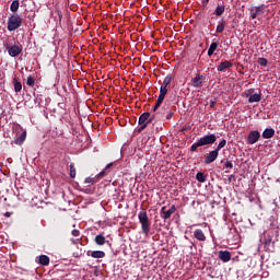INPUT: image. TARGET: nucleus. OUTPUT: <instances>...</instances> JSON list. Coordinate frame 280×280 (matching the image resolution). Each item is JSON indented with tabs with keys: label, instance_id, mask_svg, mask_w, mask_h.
Listing matches in <instances>:
<instances>
[{
	"label": "nucleus",
	"instance_id": "de8ad7c7",
	"mask_svg": "<svg viewBox=\"0 0 280 280\" xmlns=\"http://www.w3.org/2000/svg\"><path fill=\"white\" fill-rule=\"evenodd\" d=\"M4 215H5V218H10V215H12V213L11 212H5Z\"/></svg>",
	"mask_w": 280,
	"mask_h": 280
},
{
	"label": "nucleus",
	"instance_id": "b1692460",
	"mask_svg": "<svg viewBox=\"0 0 280 280\" xmlns=\"http://www.w3.org/2000/svg\"><path fill=\"white\" fill-rule=\"evenodd\" d=\"M196 179L198 183H207V175H205L202 172H199L196 174Z\"/></svg>",
	"mask_w": 280,
	"mask_h": 280
},
{
	"label": "nucleus",
	"instance_id": "5701e85b",
	"mask_svg": "<svg viewBox=\"0 0 280 280\" xmlns=\"http://www.w3.org/2000/svg\"><path fill=\"white\" fill-rule=\"evenodd\" d=\"M39 264L42 266H49V256L47 255H40L39 256Z\"/></svg>",
	"mask_w": 280,
	"mask_h": 280
},
{
	"label": "nucleus",
	"instance_id": "2f4dec72",
	"mask_svg": "<svg viewBox=\"0 0 280 280\" xmlns=\"http://www.w3.org/2000/svg\"><path fill=\"white\" fill-rule=\"evenodd\" d=\"M198 148H202L199 141H197L196 143L191 144L190 152H196V150H198Z\"/></svg>",
	"mask_w": 280,
	"mask_h": 280
},
{
	"label": "nucleus",
	"instance_id": "79ce46f5",
	"mask_svg": "<svg viewBox=\"0 0 280 280\" xmlns=\"http://www.w3.org/2000/svg\"><path fill=\"white\" fill-rule=\"evenodd\" d=\"M160 107H161V105H159V103H155V105L153 107V113H156V110H159Z\"/></svg>",
	"mask_w": 280,
	"mask_h": 280
},
{
	"label": "nucleus",
	"instance_id": "9d476101",
	"mask_svg": "<svg viewBox=\"0 0 280 280\" xmlns=\"http://www.w3.org/2000/svg\"><path fill=\"white\" fill-rule=\"evenodd\" d=\"M218 156H220V152L214 149L208 153L203 163H206V165H211V163H215V161H218Z\"/></svg>",
	"mask_w": 280,
	"mask_h": 280
},
{
	"label": "nucleus",
	"instance_id": "bb28decb",
	"mask_svg": "<svg viewBox=\"0 0 280 280\" xmlns=\"http://www.w3.org/2000/svg\"><path fill=\"white\" fill-rule=\"evenodd\" d=\"M19 5H21L19 0H14L10 5L11 12H19Z\"/></svg>",
	"mask_w": 280,
	"mask_h": 280
},
{
	"label": "nucleus",
	"instance_id": "0eeeda50",
	"mask_svg": "<svg viewBox=\"0 0 280 280\" xmlns=\"http://www.w3.org/2000/svg\"><path fill=\"white\" fill-rule=\"evenodd\" d=\"M156 117H159L156 114H153V115L151 116L149 112H144V113L139 117L138 124H139V125L147 124V126H148L149 124H152V121H154V119H156Z\"/></svg>",
	"mask_w": 280,
	"mask_h": 280
},
{
	"label": "nucleus",
	"instance_id": "cd10ccee",
	"mask_svg": "<svg viewBox=\"0 0 280 280\" xmlns=\"http://www.w3.org/2000/svg\"><path fill=\"white\" fill-rule=\"evenodd\" d=\"M225 145H226V139H222L214 150L220 152V150H222V148H224Z\"/></svg>",
	"mask_w": 280,
	"mask_h": 280
},
{
	"label": "nucleus",
	"instance_id": "9b49d317",
	"mask_svg": "<svg viewBox=\"0 0 280 280\" xmlns=\"http://www.w3.org/2000/svg\"><path fill=\"white\" fill-rule=\"evenodd\" d=\"M160 213L162 220H170L172 218V213H176V206L172 205L168 210H165V207H162Z\"/></svg>",
	"mask_w": 280,
	"mask_h": 280
},
{
	"label": "nucleus",
	"instance_id": "c85d7f7f",
	"mask_svg": "<svg viewBox=\"0 0 280 280\" xmlns=\"http://www.w3.org/2000/svg\"><path fill=\"white\" fill-rule=\"evenodd\" d=\"M70 178H75V164H70Z\"/></svg>",
	"mask_w": 280,
	"mask_h": 280
},
{
	"label": "nucleus",
	"instance_id": "37998d69",
	"mask_svg": "<svg viewBox=\"0 0 280 280\" xmlns=\"http://www.w3.org/2000/svg\"><path fill=\"white\" fill-rule=\"evenodd\" d=\"M233 179H235V175H230L229 178H228L229 183H232Z\"/></svg>",
	"mask_w": 280,
	"mask_h": 280
},
{
	"label": "nucleus",
	"instance_id": "473e14b6",
	"mask_svg": "<svg viewBox=\"0 0 280 280\" xmlns=\"http://www.w3.org/2000/svg\"><path fill=\"white\" fill-rule=\"evenodd\" d=\"M167 91H168L167 88H165L164 85H161V88H160V95L165 97V95H167Z\"/></svg>",
	"mask_w": 280,
	"mask_h": 280
},
{
	"label": "nucleus",
	"instance_id": "7c9ffc66",
	"mask_svg": "<svg viewBox=\"0 0 280 280\" xmlns=\"http://www.w3.org/2000/svg\"><path fill=\"white\" fill-rule=\"evenodd\" d=\"M258 65H260V67H268V59L266 58H259L258 59Z\"/></svg>",
	"mask_w": 280,
	"mask_h": 280
},
{
	"label": "nucleus",
	"instance_id": "6e6552de",
	"mask_svg": "<svg viewBox=\"0 0 280 280\" xmlns=\"http://www.w3.org/2000/svg\"><path fill=\"white\" fill-rule=\"evenodd\" d=\"M205 80H207V75L205 74H196L195 78L190 80L191 85L195 89H202V84H205Z\"/></svg>",
	"mask_w": 280,
	"mask_h": 280
},
{
	"label": "nucleus",
	"instance_id": "4468645a",
	"mask_svg": "<svg viewBox=\"0 0 280 280\" xmlns=\"http://www.w3.org/2000/svg\"><path fill=\"white\" fill-rule=\"evenodd\" d=\"M219 259H221V261H223V264H228V261H231V252L220 250L219 252Z\"/></svg>",
	"mask_w": 280,
	"mask_h": 280
},
{
	"label": "nucleus",
	"instance_id": "f03ea898",
	"mask_svg": "<svg viewBox=\"0 0 280 280\" xmlns=\"http://www.w3.org/2000/svg\"><path fill=\"white\" fill-rule=\"evenodd\" d=\"M23 25V18L19 14H11L7 21L8 32H16Z\"/></svg>",
	"mask_w": 280,
	"mask_h": 280
},
{
	"label": "nucleus",
	"instance_id": "49530a36",
	"mask_svg": "<svg viewBox=\"0 0 280 280\" xmlns=\"http://www.w3.org/2000/svg\"><path fill=\"white\" fill-rule=\"evenodd\" d=\"M110 167H113V163L107 164L105 170H110Z\"/></svg>",
	"mask_w": 280,
	"mask_h": 280
},
{
	"label": "nucleus",
	"instance_id": "f3484780",
	"mask_svg": "<svg viewBox=\"0 0 280 280\" xmlns=\"http://www.w3.org/2000/svg\"><path fill=\"white\" fill-rule=\"evenodd\" d=\"M275 137V129L267 128L262 131V139H272Z\"/></svg>",
	"mask_w": 280,
	"mask_h": 280
},
{
	"label": "nucleus",
	"instance_id": "ddd939ff",
	"mask_svg": "<svg viewBox=\"0 0 280 280\" xmlns=\"http://www.w3.org/2000/svg\"><path fill=\"white\" fill-rule=\"evenodd\" d=\"M86 255L93 259H104V257H106V253L104 250H88Z\"/></svg>",
	"mask_w": 280,
	"mask_h": 280
},
{
	"label": "nucleus",
	"instance_id": "dca6fc26",
	"mask_svg": "<svg viewBox=\"0 0 280 280\" xmlns=\"http://www.w3.org/2000/svg\"><path fill=\"white\" fill-rule=\"evenodd\" d=\"M194 238L198 240V242H207V236L205 235V232H202V230L200 229L194 231Z\"/></svg>",
	"mask_w": 280,
	"mask_h": 280
},
{
	"label": "nucleus",
	"instance_id": "58836bf2",
	"mask_svg": "<svg viewBox=\"0 0 280 280\" xmlns=\"http://www.w3.org/2000/svg\"><path fill=\"white\" fill-rule=\"evenodd\" d=\"M272 244V237H268L265 240V246H270Z\"/></svg>",
	"mask_w": 280,
	"mask_h": 280
},
{
	"label": "nucleus",
	"instance_id": "2eb2a0df",
	"mask_svg": "<svg viewBox=\"0 0 280 280\" xmlns=\"http://www.w3.org/2000/svg\"><path fill=\"white\" fill-rule=\"evenodd\" d=\"M217 69L218 71H226L229 69H233V62H231L230 60L222 61Z\"/></svg>",
	"mask_w": 280,
	"mask_h": 280
},
{
	"label": "nucleus",
	"instance_id": "09e8293b",
	"mask_svg": "<svg viewBox=\"0 0 280 280\" xmlns=\"http://www.w3.org/2000/svg\"><path fill=\"white\" fill-rule=\"evenodd\" d=\"M58 16H59V20H62V13L60 11H58Z\"/></svg>",
	"mask_w": 280,
	"mask_h": 280
},
{
	"label": "nucleus",
	"instance_id": "f704fd0d",
	"mask_svg": "<svg viewBox=\"0 0 280 280\" xmlns=\"http://www.w3.org/2000/svg\"><path fill=\"white\" fill-rule=\"evenodd\" d=\"M85 183H86L88 185H93V184L95 183V178H94V177H86V178H85Z\"/></svg>",
	"mask_w": 280,
	"mask_h": 280
},
{
	"label": "nucleus",
	"instance_id": "39448f33",
	"mask_svg": "<svg viewBox=\"0 0 280 280\" xmlns=\"http://www.w3.org/2000/svg\"><path fill=\"white\" fill-rule=\"evenodd\" d=\"M5 49L9 56H11V58H16V56H21V52L23 51V45H21V43L18 42L12 46L7 45Z\"/></svg>",
	"mask_w": 280,
	"mask_h": 280
},
{
	"label": "nucleus",
	"instance_id": "20e7f679",
	"mask_svg": "<svg viewBox=\"0 0 280 280\" xmlns=\"http://www.w3.org/2000/svg\"><path fill=\"white\" fill-rule=\"evenodd\" d=\"M266 8H268V5L266 4H260L257 7H250L249 8V14L250 18L255 21V19H261V16H264L265 12H266Z\"/></svg>",
	"mask_w": 280,
	"mask_h": 280
},
{
	"label": "nucleus",
	"instance_id": "aec40b11",
	"mask_svg": "<svg viewBox=\"0 0 280 280\" xmlns=\"http://www.w3.org/2000/svg\"><path fill=\"white\" fill-rule=\"evenodd\" d=\"M226 27V21L222 20L221 22H219V24L217 25V30L215 33L217 34H222V32H224V28Z\"/></svg>",
	"mask_w": 280,
	"mask_h": 280
},
{
	"label": "nucleus",
	"instance_id": "412c9836",
	"mask_svg": "<svg viewBox=\"0 0 280 280\" xmlns=\"http://www.w3.org/2000/svg\"><path fill=\"white\" fill-rule=\"evenodd\" d=\"M174 80V75L172 74H167L162 83V86H165L167 89V86H170V84H172V81Z\"/></svg>",
	"mask_w": 280,
	"mask_h": 280
},
{
	"label": "nucleus",
	"instance_id": "e433bc0d",
	"mask_svg": "<svg viewBox=\"0 0 280 280\" xmlns=\"http://www.w3.org/2000/svg\"><path fill=\"white\" fill-rule=\"evenodd\" d=\"M225 167H226V170H233V162L226 161L225 162Z\"/></svg>",
	"mask_w": 280,
	"mask_h": 280
},
{
	"label": "nucleus",
	"instance_id": "4c0bfd02",
	"mask_svg": "<svg viewBox=\"0 0 280 280\" xmlns=\"http://www.w3.org/2000/svg\"><path fill=\"white\" fill-rule=\"evenodd\" d=\"M148 128L147 124L140 125V127L138 128V132H143V130H145Z\"/></svg>",
	"mask_w": 280,
	"mask_h": 280
},
{
	"label": "nucleus",
	"instance_id": "a18cd8bd",
	"mask_svg": "<svg viewBox=\"0 0 280 280\" xmlns=\"http://www.w3.org/2000/svg\"><path fill=\"white\" fill-rule=\"evenodd\" d=\"M209 3V0H202V7L207 8V4Z\"/></svg>",
	"mask_w": 280,
	"mask_h": 280
},
{
	"label": "nucleus",
	"instance_id": "a878e982",
	"mask_svg": "<svg viewBox=\"0 0 280 280\" xmlns=\"http://www.w3.org/2000/svg\"><path fill=\"white\" fill-rule=\"evenodd\" d=\"M215 49H218V43L213 42L208 49V56H213V54H215Z\"/></svg>",
	"mask_w": 280,
	"mask_h": 280
},
{
	"label": "nucleus",
	"instance_id": "c756f323",
	"mask_svg": "<svg viewBox=\"0 0 280 280\" xmlns=\"http://www.w3.org/2000/svg\"><path fill=\"white\" fill-rule=\"evenodd\" d=\"M35 83H36V79L34 77L27 78V80H26L27 86H34Z\"/></svg>",
	"mask_w": 280,
	"mask_h": 280
},
{
	"label": "nucleus",
	"instance_id": "1a4fd4ad",
	"mask_svg": "<svg viewBox=\"0 0 280 280\" xmlns=\"http://www.w3.org/2000/svg\"><path fill=\"white\" fill-rule=\"evenodd\" d=\"M255 89L247 90V93H245L246 97L248 98L249 104H255V102H261V93H255Z\"/></svg>",
	"mask_w": 280,
	"mask_h": 280
},
{
	"label": "nucleus",
	"instance_id": "ea45409f",
	"mask_svg": "<svg viewBox=\"0 0 280 280\" xmlns=\"http://www.w3.org/2000/svg\"><path fill=\"white\" fill-rule=\"evenodd\" d=\"M72 235L73 237H80V230H73Z\"/></svg>",
	"mask_w": 280,
	"mask_h": 280
},
{
	"label": "nucleus",
	"instance_id": "f257e3e1",
	"mask_svg": "<svg viewBox=\"0 0 280 280\" xmlns=\"http://www.w3.org/2000/svg\"><path fill=\"white\" fill-rule=\"evenodd\" d=\"M174 113H176V106L172 105L170 102H165L160 112L155 115V119H166L170 120L174 117Z\"/></svg>",
	"mask_w": 280,
	"mask_h": 280
},
{
	"label": "nucleus",
	"instance_id": "6ab92c4d",
	"mask_svg": "<svg viewBox=\"0 0 280 280\" xmlns=\"http://www.w3.org/2000/svg\"><path fill=\"white\" fill-rule=\"evenodd\" d=\"M94 242L97 244V246H104V244H106V237L102 234H98L95 236Z\"/></svg>",
	"mask_w": 280,
	"mask_h": 280
},
{
	"label": "nucleus",
	"instance_id": "7ed1b4c3",
	"mask_svg": "<svg viewBox=\"0 0 280 280\" xmlns=\"http://www.w3.org/2000/svg\"><path fill=\"white\" fill-rule=\"evenodd\" d=\"M138 220L141 224L142 233L144 235L150 234V219L148 218V212L145 210H142L138 214Z\"/></svg>",
	"mask_w": 280,
	"mask_h": 280
},
{
	"label": "nucleus",
	"instance_id": "423d86ee",
	"mask_svg": "<svg viewBox=\"0 0 280 280\" xmlns=\"http://www.w3.org/2000/svg\"><path fill=\"white\" fill-rule=\"evenodd\" d=\"M198 141L201 148L202 145H213V143L218 141V137L215 136V133H210L201 137Z\"/></svg>",
	"mask_w": 280,
	"mask_h": 280
},
{
	"label": "nucleus",
	"instance_id": "f8f14e48",
	"mask_svg": "<svg viewBox=\"0 0 280 280\" xmlns=\"http://www.w3.org/2000/svg\"><path fill=\"white\" fill-rule=\"evenodd\" d=\"M259 139H261V133L258 130L250 131L247 136V143L254 145Z\"/></svg>",
	"mask_w": 280,
	"mask_h": 280
},
{
	"label": "nucleus",
	"instance_id": "a211bd4d",
	"mask_svg": "<svg viewBox=\"0 0 280 280\" xmlns=\"http://www.w3.org/2000/svg\"><path fill=\"white\" fill-rule=\"evenodd\" d=\"M25 139H27V131H23L20 137H18L15 139V143L16 145H23V143L25 142Z\"/></svg>",
	"mask_w": 280,
	"mask_h": 280
},
{
	"label": "nucleus",
	"instance_id": "72a5a7b5",
	"mask_svg": "<svg viewBox=\"0 0 280 280\" xmlns=\"http://www.w3.org/2000/svg\"><path fill=\"white\" fill-rule=\"evenodd\" d=\"M164 101H165V96L160 94L156 101L158 106H161V104H163Z\"/></svg>",
	"mask_w": 280,
	"mask_h": 280
},
{
	"label": "nucleus",
	"instance_id": "c9c22d12",
	"mask_svg": "<svg viewBox=\"0 0 280 280\" xmlns=\"http://www.w3.org/2000/svg\"><path fill=\"white\" fill-rule=\"evenodd\" d=\"M108 173L106 172V168L103 170L100 174L96 175V178H104Z\"/></svg>",
	"mask_w": 280,
	"mask_h": 280
},
{
	"label": "nucleus",
	"instance_id": "a19ab883",
	"mask_svg": "<svg viewBox=\"0 0 280 280\" xmlns=\"http://www.w3.org/2000/svg\"><path fill=\"white\" fill-rule=\"evenodd\" d=\"M73 257H82V249H80L79 252H74L73 254Z\"/></svg>",
	"mask_w": 280,
	"mask_h": 280
},
{
	"label": "nucleus",
	"instance_id": "393cba45",
	"mask_svg": "<svg viewBox=\"0 0 280 280\" xmlns=\"http://www.w3.org/2000/svg\"><path fill=\"white\" fill-rule=\"evenodd\" d=\"M224 10H225V8H224V5L223 4H218V7L215 8V10H214V14L217 15V16H222V14H224Z\"/></svg>",
	"mask_w": 280,
	"mask_h": 280
},
{
	"label": "nucleus",
	"instance_id": "c03bdc74",
	"mask_svg": "<svg viewBox=\"0 0 280 280\" xmlns=\"http://www.w3.org/2000/svg\"><path fill=\"white\" fill-rule=\"evenodd\" d=\"M210 108H215V101H210Z\"/></svg>",
	"mask_w": 280,
	"mask_h": 280
},
{
	"label": "nucleus",
	"instance_id": "4be33fe9",
	"mask_svg": "<svg viewBox=\"0 0 280 280\" xmlns=\"http://www.w3.org/2000/svg\"><path fill=\"white\" fill-rule=\"evenodd\" d=\"M13 84L15 93H21V91H23V84H21V81L13 79Z\"/></svg>",
	"mask_w": 280,
	"mask_h": 280
}]
</instances>
